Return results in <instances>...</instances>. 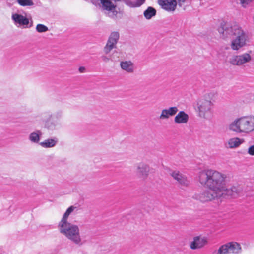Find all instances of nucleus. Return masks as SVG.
Here are the masks:
<instances>
[{
	"mask_svg": "<svg viewBox=\"0 0 254 254\" xmlns=\"http://www.w3.org/2000/svg\"><path fill=\"white\" fill-rule=\"evenodd\" d=\"M218 31L223 39H229L234 36L230 42V47L233 51H239L247 46L249 42L248 34L240 26L236 23L222 21L218 28Z\"/></svg>",
	"mask_w": 254,
	"mask_h": 254,
	"instance_id": "nucleus-1",
	"label": "nucleus"
},
{
	"mask_svg": "<svg viewBox=\"0 0 254 254\" xmlns=\"http://www.w3.org/2000/svg\"><path fill=\"white\" fill-rule=\"evenodd\" d=\"M77 211V208L71 206L64 214L61 220L58 223L59 232L74 244L81 246L84 244V241L80 233L79 226L68 221L69 216Z\"/></svg>",
	"mask_w": 254,
	"mask_h": 254,
	"instance_id": "nucleus-2",
	"label": "nucleus"
},
{
	"mask_svg": "<svg viewBox=\"0 0 254 254\" xmlns=\"http://www.w3.org/2000/svg\"><path fill=\"white\" fill-rule=\"evenodd\" d=\"M226 178V175L212 169L202 170L197 176L198 181L202 186L222 196L225 192Z\"/></svg>",
	"mask_w": 254,
	"mask_h": 254,
	"instance_id": "nucleus-3",
	"label": "nucleus"
},
{
	"mask_svg": "<svg viewBox=\"0 0 254 254\" xmlns=\"http://www.w3.org/2000/svg\"><path fill=\"white\" fill-rule=\"evenodd\" d=\"M228 128L237 134H249L254 131V116L237 118L229 125Z\"/></svg>",
	"mask_w": 254,
	"mask_h": 254,
	"instance_id": "nucleus-4",
	"label": "nucleus"
},
{
	"mask_svg": "<svg viewBox=\"0 0 254 254\" xmlns=\"http://www.w3.org/2000/svg\"><path fill=\"white\" fill-rule=\"evenodd\" d=\"M213 104L208 100L199 99L195 108L198 116L206 120H211L213 116Z\"/></svg>",
	"mask_w": 254,
	"mask_h": 254,
	"instance_id": "nucleus-5",
	"label": "nucleus"
},
{
	"mask_svg": "<svg viewBox=\"0 0 254 254\" xmlns=\"http://www.w3.org/2000/svg\"><path fill=\"white\" fill-rule=\"evenodd\" d=\"M95 5H98L101 10L107 13L109 16H115L117 13L116 2L121 0H90Z\"/></svg>",
	"mask_w": 254,
	"mask_h": 254,
	"instance_id": "nucleus-6",
	"label": "nucleus"
},
{
	"mask_svg": "<svg viewBox=\"0 0 254 254\" xmlns=\"http://www.w3.org/2000/svg\"><path fill=\"white\" fill-rule=\"evenodd\" d=\"M252 51H249L241 54L233 55L230 58L229 63L233 65L245 67L253 60Z\"/></svg>",
	"mask_w": 254,
	"mask_h": 254,
	"instance_id": "nucleus-7",
	"label": "nucleus"
},
{
	"mask_svg": "<svg viewBox=\"0 0 254 254\" xmlns=\"http://www.w3.org/2000/svg\"><path fill=\"white\" fill-rule=\"evenodd\" d=\"M11 20L13 24L18 28H27L30 27L29 19L26 16V13L24 12L17 11L11 13Z\"/></svg>",
	"mask_w": 254,
	"mask_h": 254,
	"instance_id": "nucleus-8",
	"label": "nucleus"
},
{
	"mask_svg": "<svg viewBox=\"0 0 254 254\" xmlns=\"http://www.w3.org/2000/svg\"><path fill=\"white\" fill-rule=\"evenodd\" d=\"M120 38V34L117 31L112 32L108 39L107 43L104 47L103 51L105 54H109L111 50L116 47V45Z\"/></svg>",
	"mask_w": 254,
	"mask_h": 254,
	"instance_id": "nucleus-9",
	"label": "nucleus"
},
{
	"mask_svg": "<svg viewBox=\"0 0 254 254\" xmlns=\"http://www.w3.org/2000/svg\"><path fill=\"white\" fill-rule=\"evenodd\" d=\"M221 196L222 195H218L217 192L211 191L209 190H205L202 192L196 193L193 197L201 202H205Z\"/></svg>",
	"mask_w": 254,
	"mask_h": 254,
	"instance_id": "nucleus-10",
	"label": "nucleus"
},
{
	"mask_svg": "<svg viewBox=\"0 0 254 254\" xmlns=\"http://www.w3.org/2000/svg\"><path fill=\"white\" fill-rule=\"evenodd\" d=\"M45 127L49 130H54L60 128V124L59 120L51 115H49L48 119L45 121Z\"/></svg>",
	"mask_w": 254,
	"mask_h": 254,
	"instance_id": "nucleus-11",
	"label": "nucleus"
},
{
	"mask_svg": "<svg viewBox=\"0 0 254 254\" xmlns=\"http://www.w3.org/2000/svg\"><path fill=\"white\" fill-rule=\"evenodd\" d=\"M178 111V108L176 106L163 109L161 111L159 119L161 120H168L170 117L175 116Z\"/></svg>",
	"mask_w": 254,
	"mask_h": 254,
	"instance_id": "nucleus-12",
	"label": "nucleus"
},
{
	"mask_svg": "<svg viewBox=\"0 0 254 254\" xmlns=\"http://www.w3.org/2000/svg\"><path fill=\"white\" fill-rule=\"evenodd\" d=\"M207 239L205 238L196 236L190 243V247L192 250L199 249L203 247L207 244Z\"/></svg>",
	"mask_w": 254,
	"mask_h": 254,
	"instance_id": "nucleus-13",
	"label": "nucleus"
},
{
	"mask_svg": "<svg viewBox=\"0 0 254 254\" xmlns=\"http://www.w3.org/2000/svg\"><path fill=\"white\" fill-rule=\"evenodd\" d=\"M158 3L163 9L167 11H174L177 6L175 0H158Z\"/></svg>",
	"mask_w": 254,
	"mask_h": 254,
	"instance_id": "nucleus-14",
	"label": "nucleus"
},
{
	"mask_svg": "<svg viewBox=\"0 0 254 254\" xmlns=\"http://www.w3.org/2000/svg\"><path fill=\"white\" fill-rule=\"evenodd\" d=\"M149 167L148 165L141 162L137 165V174L141 178H146L149 172Z\"/></svg>",
	"mask_w": 254,
	"mask_h": 254,
	"instance_id": "nucleus-15",
	"label": "nucleus"
},
{
	"mask_svg": "<svg viewBox=\"0 0 254 254\" xmlns=\"http://www.w3.org/2000/svg\"><path fill=\"white\" fill-rule=\"evenodd\" d=\"M174 121L177 124H186L189 120V116L184 111H180L175 115Z\"/></svg>",
	"mask_w": 254,
	"mask_h": 254,
	"instance_id": "nucleus-16",
	"label": "nucleus"
},
{
	"mask_svg": "<svg viewBox=\"0 0 254 254\" xmlns=\"http://www.w3.org/2000/svg\"><path fill=\"white\" fill-rule=\"evenodd\" d=\"M241 190V188L239 186H233L230 189H227L225 184V192H223L222 196H230L232 197H236Z\"/></svg>",
	"mask_w": 254,
	"mask_h": 254,
	"instance_id": "nucleus-17",
	"label": "nucleus"
},
{
	"mask_svg": "<svg viewBox=\"0 0 254 254\" xmlns=\"http://www.w3.org/2000/svg\"><path fill=\"white\" fill-rule=\"evenodd\" d=\"M171 176L183 186H187L190 184V181L187 179L186 177L178 171H173Z\"/></svg>",
	"mask_w": 254,
	"mask_h": 254,
	"instance_id": "nucleus-18",
	"label": "nucleus"
},
{
	"mask_svg": "<svg viewBox=\"0 0 254 254\" xmlns=\"http://www.w3.org/2000/svg\"><path fill=\"white\" fill-rule=\"evenodd\" d=\"M229 253L239 254L242 252V248L240 244L235 242L226 243Z\"/></svg>",
	"mask_w": 254,
	"mask_h": 254,
	"instance_id": "nucleus-19",
	"label": "nucleus"
},
{
	"mask_svg": "<svg viewBox=\"0 0 254 254\" xmlns=\"http://www.w3.org/2000/svg\"><path fill=\"white\" fill-rule=\"evenodd\" d=\"M120 67L122 69L127 73H132L134 71V65L130 61H124L120 62Z\"/></svg>",
	"mask_w": 254,
	"mask_h": 254,
	"instance_id": "nucleus-20",
	"label": "nucleus"
},
{
	"mask_svg": "<svg viewBox=\"0 0 254 254\" xmlns=\"http://www.w3.org/2000/svg\"><path fill=\"white\" fill-rule=\"evenodd\" d=\"M244 142V140L242 138L238 137H234L230 138L228 140L226 146L229 148H235L238 147L241 144Z\"/></svg>",
	"mask_w": 254,
	"mask_h": 254,
	"instance_id": "nucleus-21",
	"label": "nucleus"
},
{
	"mask_svg": "<svg viewBox=\"0 0 254 254\" xmlns=\"http://www.w3.org/2000/svg\"><path fill=\"white\" fill-rule=\"evenodd\" d=\"M58 142V140L56 138H48L44 141L39 143L41 146L43 148H51L54 147Z\"/></svg>",
	"mask_w": 254,
	"mask_h": 254,
	"instance_id": "nucleus-22",
	"label": "nucleus"
},
{
	"mask_svg": "<svg viewBox=\"0 0 254 254\" xmlns=\"http://www.w3.org/2000/svg\"><path fill=\"white\" fill-rule=\"evenodd\" d=\"M42 133L40 131L37 130L31 133L29 136V139L33 143H38Z\"/></svg>",
	"mask_w": 254,
	"mask_h": 254,
	"instance_id": "nucleus-23",
	"label": "nucleus"
},
{
	"mask_svg": "<svg viewBox=\"0 0 254 254\" xmlns=\"http://www.w3.org/2000/svg\"><path fill=\"white\" fill-rule=\"evenodd\" d=\"M145 0H127L126 4L132 7H139L141 6L144 2Z\"/></svg>",
	"mask_w": 254,
	"mask_h": 254,
	"instance_id": "nucleus-24",
	"label": "nucleus"
},
{
	"mask_svg": "<svg viewBox=\"0 0 254 254\" xmlns=\"http://www.w3.org/2000/svg\"><path fill=\"white\" fill-rule=\"evenodd\" d=\"M17 3L22 7H33L35 5L33 0H17Z\"/></svg>",
	"mask_w": 254,
	"mask_h": 254,
	"instance_id": "nucleus-25",
	"label": "nucleus"
},
{
	"mask_svg": "<svg viewBox=\"0 0 254 254\" xmlns=\"http://www.w3.org/2000/svg\"><path fill=\"white\" fill-rule=\"evenodd\" d=\"M156 12V10L154 8L152 7H149L146 10L144 11V15L147 19H150L153 16L155 15Z\"/></svg>",
	"mask_w": 254,
	"mask_h": 254,
	"instance_id": "nucleus-26",
	"label": "nucleus"
},
{
	"mask_svg": "<svg viewBox=\"0 0 254 254\" xmlns=\"http://www.w3.org/2000/svg\"><path fill=\"white\" fill-rule=\"evenodd\" d=\"M229 251L226 244L221 246L217 250L213 252L212 254H229Z\"/></svg>",
	"mask_w": 254,
	"mask_h": 254,
	"instance_id": "nucleus-27",
	"label": "nucleus"
},
{
	"mask_svg": "<svg viewBox=\"0 0 254 254\" xmlns=\"http://www.w3.org/2000/svg\"><path fill=\"white\" fill-rule=\"evenodd\" d=\"M36 30L39 33L46 32L49 30L46 25L42 24H38L36 26Z\"/></svg>",
	"mask_w": 254,
	"mask_h": 254,
	"instance_id": "nucleus-28",
	"label": "nucleus"
},
{
	"mask_svg": "<svg viewBox=\"0 0 254 254\" xmlns=\"http://www.w3.org/2000/svg\"><path fill=\"white\" fill-rule=\"evenodd\" d=\"M248 153L251 155H254V145H252L249 147Z\"/></svg>",
	"mask_w": 254,
	"mask_h": 254,
	"instance_id": "nucleus-29",
	"label": "nucleus"
},
{
	"mask_svg": "<svg viewBox=\"0 0 254 254\" xmlns=\"http://www.w3.org/2000/svg\"><path fill=\"white\" fill-rule=\"evenodd\" d=\"M101 59L102 61L105 63L108 62L110 60H111V57L107 56L106 55H103L101 56Z\"/></svg>",
	"mask_w": 254,
	"mask_h": 254,
	"instance_id": "nucleus-30",
	"label": "nucleus"
},
{
	"mask_svg": "<svg viewBox=\"0 0 254 254\" xmlns=\"http://www.w3.org/2000/svg\"><path fill=\"white\" fill-rule=\"evenodd\" d=\"M85 70V68L84 67L81 66L79 68V71L80 72H83Z\"/></svg>",
	"mask_w": 254,
	"mask_h": 254,
	"instance_id": "nucleus-31",
	"label": "nucleus"
}]
</instances>
